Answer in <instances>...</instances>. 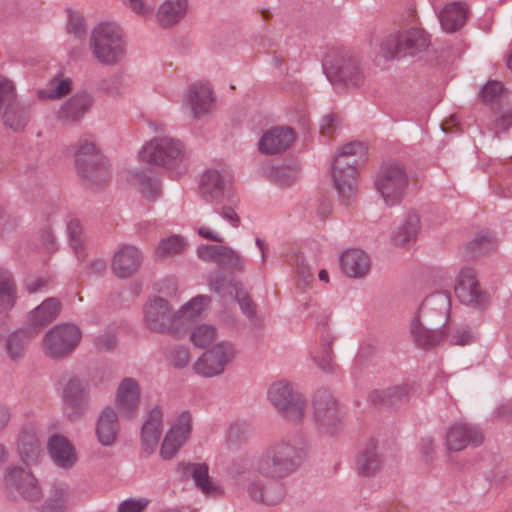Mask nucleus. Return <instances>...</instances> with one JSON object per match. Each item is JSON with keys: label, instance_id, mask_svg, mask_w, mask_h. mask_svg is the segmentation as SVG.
I'll list each match as a JSON object with an SVG mask.
<instances>
[{"label": "nucleus", "instance_id": "obj_1", "mask_svg": "<svg viewBox=\"0 0 512 512\" xmlns=\"http://www.w3.org/2000/svg\"><path fill=\"white\" fill-rule=\"evenodd\" d=\"M304 457L302 448L280 439L267 445L256 457L253 464L256 475L243 477L245 468L240 464H233L229 475L236 485L246 489L252 500L275 505L284 497V487L279 480L294 473Z\"/></svg>", "mask_w": 512, "mask_h": 512}, {"label": "nucleus", "instance_id": "obj_2", "mask_svg": "<svg viewBox=\"0 0 512 512\" xmlns=\"http://www.w3.org/2000/svg\"><path fill=\"white\" fill-rule=\"evenodd\" d=\"M450 307L451 300L447 292H435L425 297L409 327L410 337L416 346L430 348L444 339Z\"/></svg>", "mask_w": 512, "mask_h": 512}, {"label": "nucleus", "instance_id": "obj_3", "mask_svg": "<svg viewBox=\"0 0 512 512\" xmlns=\"http://www.w3.org/2000/svg\"><path fill=\"white\" fill-rule=\"evenodd\" d=\"M364 147L361 143H349L341 148L332 163L334 186L345 202L352 201L357 194V168L364 161Z\"/></svg>", "mask_w": 512, "mask_h": 512}, {"label": "nucleus", "instance_id": "obj_4", "mask_svg": "<svg viewBox=\"0 0 512 512\" xmlns=\"http://www.w3.org/2000/svg\"><path fill=\"white\" fill-rule=\"evenodd\" d=\"M322 66L326 77L333 84L357 87L364 82L365 74L360 60L346 48H329L323 57Z\"/></svg>", "mask_w": 512, "mask_h": 512}, {"label": "nucleus", "instance_id": "obj_5", "mask_svg": "<svg viewBox=\"0 0 512 512\" xmlns=\"http://www.w3.org/2000/svg\"><path fill=\"white\" fill-rule=\"evenodd\" d=\"M409 182L405 166L399 161L388 160L379 167L374 179V188L385 206L395 207L403 202Z\"/></svg>", "mask_w": 512, "mask_h": 512}, {"label": "nucleus", "instance_id": "obj_6", "mask_svg": "<svg viewBox=\"0 0 512 512\" xmlns=\"http://www.w3.org/2000/svg\"><path fill=\"white\" fill-rule=\"evenodd\" d=\"M90 49L100 63L105 65L118 63L125 53L119 27L111 23H102L95 27L90 37Z\"/></svg>", "mask_w": 512, "mask_h": 512}, {"label": "nucleus", "instance_id": "obj_7", "mask_svg": "<svg viewBox=\"0 0 512 512\" xmlns=\"http://www.w3.org/2000/svg\"><path fill=\"white\" fill-rule=\"evenodd\" d=\"M269 403L290 423L298 424L305 413V400L287 380L273 382L267 390Z\"/></svg>", "mask_w": 512, "mask_h": 512}, {"label": "nucleus", "instance_id": "obj_8", "mask_svg": "<svg viewBox=\"0 0 512 512\" xmlns=\"http://www.w3.org/2000/svg\"><path fill=\"white\" fill-rule=\"evenodd\" d=\"M144 325L153 332L179 335L182 329V320L177 311H173L170 303L162 297H154L146 302L143 307Z\"/></svg>", "mask_w": 512, "mask_h": 512}, {"label": "nucleus", "instance_id": "obj_9", "mask_svg": "<svg viewBox=\"0 0 512 512\" xmlns=\"http://www.w3.org/2000/svg\"><path fill=\"white\" fill-rule=\"evenodd\" d=\"M75 163L79 175L87 182L95 185L108 182L110 171L107 162L93 142L87 139L78 141Z\"/></svg>", "mask_w": 512, "mask_h": 512}, {"label": "nucleus", "instance_id": "obj_10", "mask_svg": "<svg viewBox=\"0 0 512 512\" xmlns=\"http://www.w3.org/2000/svg\"><path fill=\"white\" fill-rule=\"evenodd\" d=\"M139 156L145 163L172 169L183 162L185 153L184 146L179 140L155 137L143 146Z\"/></svg>", "mask_w": 512, "mask_h": 512}, {"label": "nucleus", "instance_id": "obj_11", "mask_svg": "<svg viewBox=\"0 0 512 512\" xmlns=\"http://www.w3.org/2000/svg\"><path fill=\"white\" fill-rule=\"evenodd\" d=\"M429 45L427 35L418 28L399 30L387 36L381 43V52L386 59L414 55Z\"/></svg>", "mask_w": 512, "mask_h": 512}, {"label": "nucleus", "instance_id": "obj_12", "mask_svg": "<svg viewBox=\"0 0 512 512\" xmlns=\"http://www.w3.org/2000/svg\"><path fill=\"white\" fill-rule=\"evenodd\" d=\"M82 333L74 324H60L48 331L43 339L45 354L51 358L70 355L80 342Z\"/></svg>", "mask_w": 512, "mask_h": 512}, {"label": "nucleus", "instance_id": "obj_13", "mask_svg": "<svg viewBox=\"0 0 512 512\" xmlns=\"http://www.w3.org/2000/svg\"><path fill=\"white\" fill-rule=\"evenodd\" d=\"M183 106L194 119L210 114L215 106V94L209 81L198 80L189 84L183 93Z\"/></svg>", "mask_w": 512, "mask_h": 512}, {"label": "nucleus", "instance_id": "obj_14", "mask_svg": "<svg viewBox=\"0 0 512 512\" xmlns=\"http://www.w3.org/2000/svg\"><path fill=\"white\" fill-rule=\"evenodd\" d=\"M455 294L461 303L472 308H483L488 303L487 294L480 288L475 271L470 267L460 269Z\"/></svg>", "mask_w": 512, "mask_h": 512}, {"label": "nucleus", "instance_id": "obj_15", "mask_svg": "<svg viewBox=\"0 0 512 512\" xmlns=\"http://www.w3.org/2000/svg\"><path fill=\"white\" fill-rule=\"evenodd\" d=\"M192 417L188 411L182 412L166 433L160 449L164 460L172 459L190 436Z\"/></svg>", "mask_w": 512, "mask_h": 512}, {"label": "nucleus", "instance_id": "obj_16", "mask_svg": "<svg viewBox=\"0 0 512 512\" xmlns=\"http://www.w3.org/2000/svg\"><path fill=\"white\" fill-rule=\"evenodd\" d=\"M89 382L85 379L71 376L63 385L62 399L66 409L70 410V417L81 416L89 403Z\"/></svg>", "mask_w": 512, "mask_h": 512}, {"label": "nucleus", "instance_id": "obj_17", "mask_svg": "<svg viewBox=\"0 0 512 512\" xmlns=\"http://www.w3.org/2000/svg\"><path fill=\"white\" fill-rule=\"evenodd\" d=\"M314 418L319 427L327 433H335L340 425L338 404L329 391H319L315 395Z\"/></svg>", "mask_w": 512, "mask_h": 512}, {"label": "nucleus", "instance_id": "obj_18", "mask_svg": "<svg viewBox=\"0 0 512 512\" xmlns=\"http://www.w3.org/2000/svg\"><path fill=\"white\" fill-rule=\"evenodd\" d=\"M5 482L7 487L15 489L28 501H38L42 497V490L36 478L21 467L9 468L5 474Z\"/></svg>", "mask_w": 512, "mask_h": 512}, {"label": "nucleus", "instance_id": "obj_19", "mask_svg": "<svg viewBox=\"0 0 512 512\" xmlns=\"http://www.w3.org/2000/svg\"><path fill=\"white\" fill-rule=\"evenodd\" d=\"M482 439V433L476 427L464 422L454 423L446 432V446L450 451H461L469 444L479 445Z\"/></svg>", "mask_w": 512, "mask_h": 512}, {"label": "nucleus", "instance_id": "obj_20", "mask_svg": "<svg viewBox=\"0 0 512 512\" xmlns=\"http://www.w3.org/2000/svg\"><path fill=\"white\" fill-rule=\"evenodd\" d=\"M140 403V388L133 378H124L118 386L116 404L121 415L127 419L136 416Z\"/></svg>", "mask_w": 512, "mask_h": 512}, {"label": "nucleus", "instance_id": "obj_21", "mask_svg": "<svg viewBox=\"0 0 512 512\" xmlns=\"http://www.w3.org/2000/svg\"><path fill=\"white\" fill-rule=\"evenodd\" d=\"M141 264L140 250L133 245H124L115 252L111 268L118 278L126 279L137 272Z\"/></svg>", "mask_w": 512, "mask_h": 512}, {"label": "nucleus", "instance_id": "obj_22", "mask_svg": "<svg viewBox=\"0 0 512 512\" xmlns=\"http://www.w3.org/2000/svg\"><path fill=\"white\" fill-rule=\"evenodd\" d=\"M120 423L118 413L107 406L98 415L95 423V435L104 447L113 446L118 438Z\"/></svg>", "mask_w": 512, "mask_h": 512}, {"label": "nucleus", "instance_id": "obj_23", "mask_svg": "<svg viewBox=\"0 0 512 512\" xmlns=\"http://www.w3.org/2000/svg\"><path fill=\"white\" fill-rule=\"evenodd\" d=\"M92 103L93 97L86 91L76 93L60 106L56 117L65 123L77 124L89 111Z\"/></svg>", "mask_w": 512, "mask_h": 512}, {"label": "nucleus", "instance_id": "obj_24", "mask_svg": "<svg viewBox=\"0 0 512 512\" xmlns=\"http://www.w3.org/2000/svg\"><path fill=\"white\" fill-rule=\"evenodd\" d=\"M176 472L182 481L192 479L195 486L204 494H212L216 491V487L209 476V467L206 463L181 461L177 465Z\"/></svg>", "mask_w": 512, "mask_h": 512}, {"label": "nucleus", "instance_id": "obj_25", "mask_svg": "<svg viewBox=\"0 0 512 512\" xmlns=\"http://www.w3.org/2000/svg\"><path fill=\"white\" fill-rule=\"evenodd\" d=\"M295 140V134L291 128L276 127L265 132L259 140V150L268 155L285 151Z\"/></svg>", "mask_w": 512, "mask_h": 512}, {"label": "nucleus", "instance_id": "obj_26", "mask_svg": "<svg viewBox=\"0 0 512 512\" xmlns=\"http://www.w3.org/2000/svg\"><path fill=\"white\" fill-rule=\"evenodd\" d=\"M36 336V330L20 328L10 333L4 343L8 359L13 363L22 361L28 351L31 340Z\"/></svg>", "mask_w": 512, "mask_h": 512}, {"label": "nucleus", "instance_id": "obj_27", "mask_svg": "<svg viewBox=\"0 0 512 512\" xmlns=\"http://www.w3.org/2000/svg\"><path fill=\"white\" fill-rule=\"evenodd\" d=\"M48 452L57 466L71 469L77 462V454L72 443L63 435H52L47 444Z\"/></svg>", "mask_w": 512, "mask_h": 512}, {"label": "nucleus", "instance_id": "obj_28", "mask_svg": "<svg viewBox=\"0 0 512 512\" xmlns=\"http://www.w3.org/2000/svg\"><path fill=\"white\" fill-rule=\"evenodd\" d=\"M163 414L159 407L153 408L141 428V446L144 452L152 454L162 433Z\"/></svg>", "mask_w": 512, "mask_h": 512}, {"label": "nucleus", "instance_id": "obj_29", "mask_svg": "<svg viewBox=\"0 0 512 512\" xmlns=\"http://www.w3.org/2000/svg\"><path fill=\"white\" fill-rule=\"evenodd\" d=\"M195 372L204 377H213L224 371V346L217 344L207 350L194 364Z\"/></svg>", "mask_w": 512, "mask_h": 512}, {"label": "nucleus", "instance_id": "obj_30", "mask_svg": "<svg viewBox=\"0 0 512 512\" xmlns=\"http://www.w3.org/2000/svg\"><path fill=\"white\" fill-rule=\"evenodd\" d=\"M32 107V102H18L16 99L14 103L4 110L0 118L6 128L16 132L21 131L31 119Z\"/></svg>", "mask_w": 512, "mask_h": 512}, {"label": "nucleus", "instance_id": "obj_31", "mask_svg": "<svg viewBox=\"0 0 512 512\" xmlns=\"http://www.w3.org/2000/svg\"><path fill=\"white\" fill-rule=\"evenodd\" d=\"M199 193L211 203H219L224 197V176L217 169L206 170L200 180Z\"/></svg>", "mask_w": 512, "mask_h": 512}, {"label": "nucleus", "instance_id": "obj_32", "mask_svg": "<svg viewBox=\"0 0 512 512\" xmlns=\"http://www.w3.org/2000/svg\"><path fill=\"white\" fill-rule=\"evenodd\" d=\"M340 264L346 275L353 278L366 276L370 271V258L360 249H349L340 258Z\"/></svg>", "mask_w": 512, "mask_h": 512}, {"label": "nucleus", "instance_id": "obj_33", "mask_svg": "<svg viewBox=\"0 0 512 512\" xmlns=\"http://www.w3.org/2000/svg\"><path fill=\"white\" fill-rule=\"evenodd\" d=\"M421 228L420 216L416 211H408L400 224L391 234V241L395 246H403L416 240Z\"/></svg>", "mask_w": 512, "mask_h": 512}, {"label": "nucleus", "instance_id": "obj_34", "mask_svg": "<svg viewBox=\"0 0 512 512\" xmlns=\"http://www.w3.org/2000/svg\"><path fill=\"white\" fill-rule=\"evenodd\" d=\"M60 308L61 304L58 299H46L29 314L27 328L35 329L37 335L41 328L51 323L57 317Z\"/></svg>", "mask_w": 512, "mask_h": 512}, {"label": "nucleus", "instance_id": "obj_35", "mask_svg": "<svg viewBox=\"0 0 512 512\" xmlns=\"http://www.w3.org/2000/svg\"><path fill=\"white\" fill-rule=\"evenodd\" d=\"M187 8V0H166L158 8L157 22L162 28L172 27L183 19Z\"/></svg>", "mask_w": 512, "mask_h": 512}, {"label": "nucleus", "instance_id": "obj_36", "mask_svg": "<svg viewBox=\"0 0 512 512\" xmlns=\"http://www.w3.org/2000/svg\"><path fill=\"white\" fill-rule=\"evenodd\" d=\"M467 9L459 2L447 4L439 13L438 19L445 32L451 33L462 27L466 21Z\"/></svg>", "mask_w": 512, "mask_h": 512}, {"label": "nucleus", "instance_id": "obj_37", "mask_svg": "<svg viewBox=\"0 0 512 512\" xmlns=\"http://www.w3.org/2000/svg\"><path fill=\"white\" fill-rule=\"evenodd\" d=\"M18 451L21 460L26 465L38 462L41 455L40 442L37 436L30 431H23L19 437Z\"/></svg>", "mask_w": 512, "mask_h": 512}, {"label": "nucleus", "instance_id": "obj_38", "mask_svg": "<svg viewBox=\"0 0 512 512\" xmlns=\"http://www.w3.org/2000/svg\"><path fill=\"white\" fill-rule=\"evenodd\" d=\"M381 464L382 461L374 443H370L359 453L356 462L358 473L363 476L374 475L380 469Z\"/></svg>", "mask_w": 512, "mask_h": 512}, {"label": "nucleus", "instance_id": "obj_39", "mask_svg": "<svg viewBox=\"0 0 512 512\" xmlns=\"http://www.w3.org/2000/svg\"><path fill=\"white\" fill-rule=\"evenodd\" d=\"M211 298L207 295H197L178 309L180 320H182V329L190 324L195 318L200 316L202 311L210 304Z\"/></svg>", "mask_w": 512, "mask_h": 512}, {"label": "nucleus", "instance_id": "obj_40", "mask_svg": "<svg viewBox=\"0 0 512 512\" xmlns=\"http://www.w3.org/2000/svg\"><path fill=\"white\" fill-rule=\"evenodd\" d=\"M16 286L11 273L0 269V312H6L15 304Z\"/></svg>", "mask_w": 512, "mask_h": 512}, {"label": "nucleus", "instance_id": "obj_41", "mask_svg": "<svg viewBox=\"0 0 512 512\" xmlns=\"http://www.w3.org/2000/svg\"><path fill=\"white\" fill-rule=\"evenodd\" d=\"M72 90V80L57 76L51 79L47 88L37 92L38 98L43 99H60Z\"/></svg>", "mask_w": 512, "mask_h": 512}, {"label": "nucleus", "instance_id": "obj_42", "mask_svg": "<svg viewBox=\"0 0 512 512\" xmlns=\"http://www.w3.org/2000/svg\"><path fill=\"white\" fill-rule=\"evenodd\" d=\"M234 295L235 301L238 303L242 313L248 318H253L256 313V306L250 298L248 292L239 282L226 284V294Z\"/></svg>", "mask_w": 512, "mask_h": 512}, {"label": "nucleus", "instance_id": "obj_43", "mask_svg": "<svg viewBox=\"0 0 512 512\" xmlns=\"http://www.w3.org/2000/svg\"><path fill=\"white\" fill-rule=\"evenodd\" d=\"M197 256L203 262L212 264L218 269L224 267V246L215 244L200 245L197 248Z\"/></svg>", "mask_w": 512, "mask_h": 512}, {"label": "nucleus", "instance_id": "obj_44", "mask_svg": "<svg viewBox=\"0 0 512 512\" xmlns=\"http://www.w3.org/2000/svg\"><path fill=\"white\" fill-rule=\"evenodd\" d=\"M139 183L140 192L149 199H156L160 195V181L146 171H137L132 174Z\"/></svg>", "mask_w": 512, "mask_h": 512}, {"label": "nucleus", "instance_id": "obj_45", "mask_svg": "<svg viewBox=\"0 0 512 512\" xmlns=\"http://www.w3.org/2000/svg\"><path fill=\"white\" fill-rule=\"evenodd\" d=\"M67 498V488L62 484H54L51 496L47 499L41 512H63Z\"/></svg>", "mask_w": 512, "mask_h": 512}, {"label": "nucleus", "instance_id": "obj_46", "mask_svg": "<svg viewBox=\"0 0 512 512\" xmlns=\"http://www.w3.org/2000/svg\"><path fill=\"white\" fill-rule=\"evenodd\" d=\"M186 246V243L179 235H172L168 238L162 239L156 248V255L158 257H168L181 253Z\"/></svg>", "mask_w": 512, "mask_h": 512}, {"label": "nucleus", "instance_id": "obj_47", "mask_svg": "<svg viewBox=\"0 0 512 512\" xmlns=\"http://www.w3.org/2000/svg\"><path fill=\"white\" fill-rule=\"evenodd\" d=\"M216 338V329L212 325L202 324L196 326L191 334V342L200 348H204L214 341Z\"/></svg>", "mask_w": 512, "mask_h": 512}, {"label": "nucleus", "instance_id": "obj_48", "mask_svg": "<svg viewBox=\"0 0 512 512\" xmlns=\"http://www.w3.org/2000/svg\"><path fill=\"white\" fill-rule=\"evenodd\" d=\"M71 247L78 259H84L86 254L83 247L82 227L79 220H71L67 225Z\"/></svg>", "mask_w": 512, "mask_h": 512}, {"label": "nucleus", "instance_id": "obj_49", "mask_svg": "<svg viewBox=\"0 0 512 512\" xmlns=\"http://www.w3.org/2000/svg\"><path fill=\"white\" fill-rule=\"evenodd\" d=\"M246 267V259L239 251L226 247V277L237 276L244 272Z\"/></svg>", "mask_w": 512, "mask_h": 512}, {"label": "nucleus", "instance_id": "obj_50", "mask_svg": "<svg viewBox=\"0 0 512 512\" xmlns=\"http://www.w3.org/2000/svg\"><path fill=\"white\" fill-rule=\"evenodd\" d=\"M16 99L17 93L14 82L0 75V115L9 105L14 103Z\"/></svg>", "mask_w": 512, "mask_h": 512}, {"label": "nucleus", "instance_id": "obj_51", "mask_svg": "<svg viewBox=\"0 0 512 512\" xmlns=\"http://www.w3.org/2000/svg\"><path fill=\"white\" fill-rule=\"evenodd\" d=\"M496 247L497 240L488 233L476 236L469 243V250L475 256L493 251Z\"/></svg>", "mask_w": 512, "mask_h": 512}, {"label": "nucleus", "instance_id": "obj_52", "mask_svg": "<svg viewBox=\"0 0 512 512\" xmlns=\"http://www.w3.org/2000/svg\"><path fill=\"white\" fill-rule=\"evenodd\" d=\"M272 178L280 186H289L298 178V171L292 167H276L272 171Z\"/></svg>", "mask_w": 512, "mask_h": 512}, {"label": "nucleus", "instance_id": "obj_53", "mask_svg": "<svg viewBox=\"0 0 512 512\" xmlns=\"http://www.w3.org/2000/svg\"><path fill=\"white\" fill-rule=\"evenodd\" d=\"M168 361L174 368H184L190 361L189 349L184 346L172 348L168 355Z\"/></svg>", "mask_w": 512, "mask_h": 512}, {"label": "nucleus", "instance_id": "obj_54", "mask_svg": "<svg viewBox=\"0 0 512 512\" xmlns=\"http://www.w3.org/2000/svg\"><path fill=\"white\" fill-rule=\"evenodd\" d=\"M248 432V426L245 422H233L228 429L227 441L231 444L242 443L247 440Z\"/></svg>", "mask_w": 512, "mask_h": 512}, {"label": "nucleus", "instance_id": "obj_55", "mask_svg": "<svg viewBox=\"0 0 512 512\" xmlns=\"http://www.w3.org/2000/svg\"><path fill=\"white\" fill-rule=\"evenodd\" d=\"M67 31L76 38L84 37L86 33L84 17L78 12H69Z\"/></svg>", "mask_w": 512, "mask_h": 512}, {"label": "nucleus", "instance_id": "obj_56", "mask_svg": "<svg viewBox=\"0 0 512 512\" xmlns=\"http://www.w3.org/2000/svg\"><path fill=\"white\" fill-rule=\"evenodd\" d=\"M95 347L98 351L109 352L117 346L115 334L106 332L95 338Z\"/></svg>", "mask_w": 512, "mask_h": 512}, {"label": "nucleus", "instance_id": "obj_57", "mask_svg": "<svg viewBox=\"0 0 512 512\" xmlns=\"http://www.w3.org/2000/svg\"><path fill=\"white\" fill-rule=\"evenodd\" d=\"M503 90L502 84L498 81H489L481 90V98L485 102H491L498 97Z\"/></svg>", "mask_w": 512, "mask_h": 512}, {"label": "nucleus", "instance_id": "obj_58", "mask_svg": "<svg viewBox=\"0 0 512 512\" xmlns=\"http://www.w3.org/2000/svg\"><path fill=\"white\" fill-rule=\"evenodd\" d=\"M328 345H330V343H328ZM314 360L317 365L325 372L332 371L334 367L333 353L329 346H325L321 352V355H316Z\"/></svg>", "mask_w": 512, "mask_h": 512}, {"label": "nucleus", "instance_id": "obj_59", "mask_svg": "<svg viewBox=\"0 0 512 512\" xmlns=\"http://www.w3.org/2000/svg\"><path fill=\"white\" fill-rule=\"evenodd\" d=\"M147 504L146 499H127L120 503L118 512H143Z\"/></svg>", "mask_w": 512, "mask_h": 512}, {"label": "nucleus", "instance_id": "obj_60", "mask_svg": "<svg viewBox=\"0 0 512 512\" xmlns=\"http://www.w3.org/2000/svg\"><path fill=\"white\" fill-rule=\"evenodd\" d=\"M451 344L464 346L472 342V335L466 328H457L449 336Z\"/></svg>", "mask_w": 512, "mask_h": 512}, {"label": "nucleus", "instance_id": "obj_61", "mask_svg": "<svg viewBox=\"0 0 512 512\" xmlns=\"http://www.w3.org/2000/svg\"><path fill=\"white\" fill-rule=\"evenodd\" d=\"M208 285L216 293H220L224 289V273L222 269L208 277Z\"/></svg>", "mask_w": 512, "mask_h": 512}, {"label": "nucleus", "instance_id": "obj_62", "mask_svg": "<svg viewBox=\"0 0 512 512\" xmlns=\"http://www.w3.org/2000/svg\"><path fill=\"white\" fill-rule=\"evenodd\" d=\"M132 11L138 15L145 16L151 13L152 9L144 4V0H122Z\"/></svg>", "mask_w": 512, "mask_h": 512}, {"label": "nucleus", "instance_id": "obj_63", "mask_svg": "<svg viewBox=\"0 0 512 512\" xmlns=\"http://www.w3.org/2000/svg\"><path fill=\"white\" fill-rule=\"evenodd\" d=\"M512 126V111L501 114L495 120V129L497 132H504Z\"/></svg>", "mask_w": 512, "mask_h": 512}, {"label": "nucleus", "instance_id": "obj_64", "mask_svg": "<svg viewBox=\"0 0 512 512\" xmlns=\"http://www.w3.org/2000/svg\"><path fill=\"white\" fill-rule=\"evenodd\" d=\"M338 122V117L335 114L325 115L320 122V130L323 134H329Z\"/></svg>", "mask_w": 512, "mask_h": 512}]
</instances>
